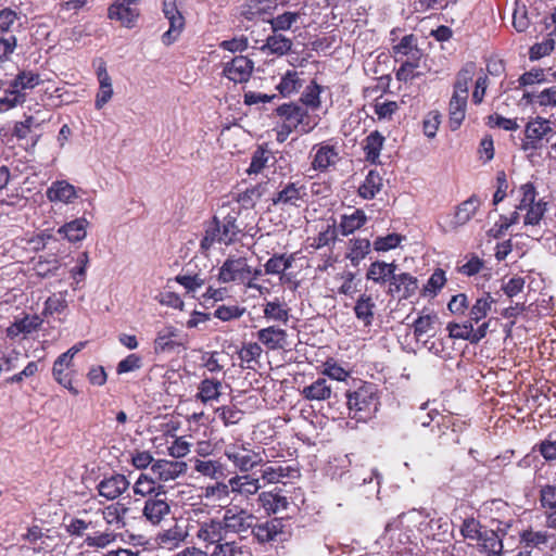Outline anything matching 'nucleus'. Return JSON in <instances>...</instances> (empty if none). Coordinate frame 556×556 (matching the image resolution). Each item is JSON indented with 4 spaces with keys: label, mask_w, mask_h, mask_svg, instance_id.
Wrapping results in <instances>:
<instances>
[{
    "label": "nucleus",
    "mask_w": 556,
    "mask_h": 556,
    "mask_svg": "<svg viewBox=\"0 0 556 556\" xmlns=\"http://www.w3.org/2000/svg\"><path fill=\"white\" fill-rule=\"evenodd\" d=\"M475 68L473 63H468L457 73L453 96L448 105L450 127L452 130L458 129L466 116L469 84L475 76Z\"/></svg>",
    "instance_id": "1"
},
{
    "label": "nucleus",
    "mask_w": 556,
    "mask_h": 556,
    "mask_svg": "<svg viewBox=\"0 0 556 556\" xmlns=\"http://www.w3.org/2000/svg\"><path fill=\"white\" fill-rule=\"evenodd\" d=\"M349 416L357 421L370 419L378 410L379 395L377 387L364 383L346 394Z\"/></svg>",
    "instance_id": "2"
},
{
    "label": "nucleus",
    "mask_w": 556,
    "mask_h": 556,
    "mask_svg": "<svg viewBox=\"0 0 556 556\" xmlns=\"http://www.w3.org/2000/svg\"><path fill=\"white\" fill-rule=\"evenodd\" d=\"M252 267L245 257H228L219 268L218 280L223 283L236 282L248 289L262 292L263 287L251 278Z\"/></svg>",
    "instance_id": "3"
},
{
    "label": "nucleus",
    "mask_w": 556,
    "mask_h": 556,
    "mask_svg": "<svg viewBox=\"0 0 556 556\" xmlns=\"http://www.w3.org/2000/svg\"><path fill=\"white\" fill-rule=\"evenodd\" d=\"M517 210L526 212L523 218L526 226H536L542 220L546 212V202L542 199L536 200V190L533 184H523L518 189Z\"/></svg>",
    "instance_id": "4"
},
{
    "label": "nucleus",
    "mask_w": 556,
    "mask_h": 556,
    "mask_svg": "<svg viewBox=\"0 0 556 556\" xmlns=\"http://www.w3.org/2000/svg\"><path fill=\"white\" fill-rule=\"evenodd\" d=\"M224 455L241 472H249L263 464L262 454L254 451L249 442L242 440L226 444Z\"/></svg>",
    "instance_id": "5"
},
{
    "label": "nucleus",
    "mask_w": 556,
    "mask_h": 556,
    "mask_svg": "<svg viewBox=\"0 0 556 556\" xmlns=\"http://www.w3.org/2000/svg\"><path fill=\"white\" fill-rule=\"evenodd\" d=\"M220 519L227 534L235 533L241 535L251 531L255 516L245 508L237 505H227Z\"/></svg>",
    "instance_id": "6"
},
{
    "label": "nucleus",
    "mask_w": 556,
    "mask_h": 556,
    "mask_svg": "<svg viewBox=\"0 0 556 556\" xmlns=\"http://www.w3.org/2000/svg\"><path fill=\"white\" fill-rule=\"evenodd\" d=\"M195 538L203 544V551H211L227 539V532L220 518H208L197 523Z\"/></svg>",
    "instance_id": "7"
},
{
    "label": "nucleus",
    "mask_w": 556,
    "mask_h": 556,
    "mask_svg": "<svg viewBox=\"0 0 556 556\" xmlns=\"http://www.w3.org/2000/svg\"><path fill=\"white\" fill-rule=\"evenodd\" d=\"M170 513L167 492L159 485L154 495L148 497L142 509L143 517L152 525H160Z\"/></svg>",
    "instance_id": "8"
},
{
    "label": "nucleus",
    "mask_w": 556,
    "mask_h": 556,
    "mask_svg": "<svg viewBox=\"0 0 556 556\" xmlns=\"http://www.w3.org/2000/svg\"><path fill=\"white\" fill-rule=\"evenodd\" d=\"M390 40L393 43L392 52L396 61L406 56L407 61L417 62L421 55L418 48V38L414 34L403 36L397 42V29H392Z\"/></svg>",
    "instance_id": "9"
},
{
    "label": "nucleus",
    "mask_w": 556,
    "mask_h": 556,
    "mask_svg": "<svg viewBox=\"0 0 556 556\" xmlns=\"http://www.w3.org/2000/svg\"><path fill=\"white\" fill-rule=\"evenodd\" d=\"M108 15L111 20L118 21L123 26L131 28L135 26L140 11L136 0H116L110 5Z\"/></svg>",
    "instance_id": "10"
},
{
    "label": "nucleus",
    "mask_w": 556,
    "mask_h": 556,
    "mask_svg": "<svg viewBox=\"0 0 556 556\" xmlns=\"http://www.w3.org/2000/svg\"><path fill=\"white\" fill-rule=\"evenodd\" d=\"M253 68L254 62L251 59L244 55H238L225 63L223 74L229 80L236 84H242L250 79Z\"/></svg>",
    "instance_id": "11"
},
{
    "label": "nucleus",
    "mask_w": 556,
    "mask_h": 556,
    "mask_svg": "<svg viewBox=\"0 0 556 556\" xmlns=\"http://www.w3.org/2000/svg\"><path fill=\"white\" fill-rule=\"evenodd\" d=\"M163 12L165 17L169 22V28L162 36V40L165 45H172L179 36L185 27V18L176 7V0H164Z\"/></svg>",
    "instance_id": "12"
},
{
    "label": "nucleus",
    "mask_w": 556,
    "mask_h": 556,
    "mask_svg": "<svg viewBox=\"0 0 556 556\" xmlns=\"http://www.w3.org/2000/svg\"><path fill=\"white\" fill-rule=\"evenodd\" d=\"M251 533L260 544L275 542L281 540L283 535V522L279 518H273L261 523H253Z\"/></svg>",
    "instance_id": "13"
},
{
    "label": "nucleus",
    "mask_w": 556,
    "mask_h": 556,
    "mask_svg": "<svg viewBox=\"0 0 556 556\" xmlns=\"http://www.w3.org/2000/svg\"><path fill=\"white\" fill-rule=\"evenodd\" d=\"M129 485L130 482L124 475L115 473L102 479L98 483L97 490L99 494L108 501H114L126 492Z\"/></svg>",
    "instance_id": "14"
},
{
    "label": "nucleus",
    "mask_w": 556,
    "mask_h": 556,
    "mask_svg": "<svg viewBox=\"0 0 556 556\" xmlns=\"http://www.w3.org/2000/svg\"><path fill=\"white\" fill-rule=\"evenodd\" d=\"M151 471L159 480L168 482L184 475L187 464L182 460L159 459L152 464Z\"/></svg>",
    "instance_id": "15"
},
{
    "label": "nucleus",
    "mask_w": 556,
    "mask_h": 556,
    "mask_svg": "<svg viewBox=\"0 0 556 556\" xmlns=\"http://www.w3.org/2000/svg\"><path fill=\"white\" fill-rule=\"evenodd\" d=\"M312 168L318 172H326L339 161V153L333 146L319 143L313 147Z\"/></svg>",
    "instance_id": "16"
},
{
    "label": "nucleus",
    "mask_w": 556,
    "mask_h": 556,
    "mask_svg": "<svg viewBox=\"0 0 556 556\" xmlns=\"http://www.w3.org/2000/svg\"><path fill=\"white\" fill-rule=\"evenodd\" d=\"M46 197L50 202H60L71 204L77 198V189L66 180H56L46 191Z\"/></svg>",
    "instance_id": "17"
},
{
    "label": "nucleus",
    "mask_w": 556,
    "mask_h": 556,
    "mask_svg": "<svg viewBox=\"0 0 556 556\" xmlns=\"http://www.w3.org/2000/svg\"><path fill=\"white\" fill-rule=\"evenodd\" d=\"M229 480L231 494L249 498L255 495L262 488L260 479L250 475H235Z\"/></svg>",
    "instance_id": "18"
},
{
    "label": "nucleus",
    "mask_w": 556,
    "mask_h": 556,
    "mask_svg": "<svg viewBox=\"0 0 556 556\" xmlns=\"http://www.w3.org/2000/svg\"><path fill=\"white\" fill-rule=\"evenodd\" d=\"M417 289V279L410 274H394L389 282L388 293L391 295L399 294L404 299L412 296Z\"/></svg>",
    "instance_id": "19"
},
{
    "label": "nucleus",
    "mask_w": 556,
    "mask_h": 556,
    "mask_svg": "<svg viewBox=\"0 0 556 556\" xmlns=\"http://www.w3.org/2000/svg\"><path fill=\"white\" fill-rule=\"evenodd\" d=\"M257 502L268 515L286 510L289 505L288 498L281 494V490L278 488L260 493Z\"/></svg>",
    "instance_id": "20"
},
{
    "label": "nucleus",
    "mask_w": 556,
    "mask_h": 556,
    "mask_svg": "<svg viewBox=\"0 0 556 556\" xmlns=\"http://www.w3.org/2000/svg\"><path fill=\"white\" fill-rule=\"evenodd\" d=\"M188 538V532L178 523L160 532L156 536V542L161 548L168 551L177 548Z\"/></svg>",
    "instance_id": "21"
},
{
    "label": "nucleus",
    "mask_w": 556,
    "mask_h": 556,
    "mask_svg": "<svg viewBox=\"0 0 556 556\" xmlns=\"http://www.w3.org/2000/svg\"><path fill=\"white\" fill-rule=\"evenodd\" d=\"M551 131L549 122L546 119L536 118L535 121L529 122L526 126L527 141L523 143V149H536V143Z\"/></svg>",
    "instance_id": "22"
},
{
    "label": "nucleus",
    "mask_w": 556,
    "mask_h": 556,
    "mask_svg": "<svg viewBox=\"0 0 556 556\" xmlns=\"http://www.w3.org/2000/svg\"><path fill=\"white\" fill-rule=\"evenodd\" d=\"M261 479L266 483H280L286 478H294L299 475L298 470L291 466L262 464Z\"/></svg>",
    "instance_id": "23"
},
{
    "label": "nucleus",
    "mask_w": 556,
    "mask_h": 556,
    "mask_svg": "<svg viewBox=\"0 0 556 556\" xmlns=\"http://www.w3.org/2000/svg\"><path fill=\"white\" fill-rule=\"evenodd\" d=\"M481 202L477 195H471L464 202H462L455 211L454 217L451 220V226L457 228L467 224L476 214Z\"/></svg>",
    "instance_id": "24"
},
{
    "label": "nucleus",
    "mask_w": 556,
    "mask_h": 556,
    "mask_svg": "<svg viewBox=\"0 0 556 556\" xmlns=\"http://www.w3.org/2000/svg\"><path fill=\"white\" fill-rule=\"evenodd\" d=\"M208 556H252L251 548L242 541L227 539L207 551Z\"/></svg>",
    "instance_id": "25"
},
{
    "label": "nucleus",
    "mask_w": 556,
    "mask_h": 556,
    "mask_svg": "<svg viewBox=\"0 0 556 556\" xmlns=\"http://www.w3.org/2000/svg\"><path fill=\"white\" fill-rule=\"evenodd\" d=\"M88 225L89 222L85 217H79L64 224L59 228L58 233L70 242H79L86 238Z\"/></svg>",
    "instance_id": "26"
},
{
    "label": "nucleus",
    "mask_w": 556,
    "mask_h": 556,
    "mask_svg": "<svg viewBox=\"0 0 556 556\" xmlns=\"http://www.w3.org/2000/svg\"><path fill=\"white\" fill-rule=\"evenodd\" d=\"M258 341L269 350L283 349L287 343V332L274 326L263 328L257 332Z\"/></svg>",
    "instance_id": "27"
},
{
    "label": "nucleus",
    "mask_w": 556,
    "mask_h": 556,
    "mask_svg": "<svg viewBox=\"0 0 556 556\" xmlns=\"http://www.w3.org/2000/svg\"><path fill=\"white\" fill-rule=\"evenodd\" d=\"M41 323L42 320L38 315H25L22 318L15 319V321L7 328V336L14 339L20 334H29L36 330Z\"/></svg>",
    "instance_id": "28"
},
{
    "label": "nucleus",
    "mask_w": 556,
    "mask_h": 556,
    "mask_svg": "<svg viewBox=\"0 0 556 556\" xmlns=\"http://www.w3.org/2000/svg\"><path fill=\"white\" fill-rule=\"evenodd\" d=\"M305 195L304 187L294 182L287 184L282 190L273 198L274 205L299 206V201Z\"/></svg>",
    "instance_id": "29"
},
{
    "label": "nucleus",
    "mask_w": 556,
    "mask_h": 556,
    "mask_svg": "<svg viewBox=\"0 0 556 556\" xmlns=\"http://www.w3.org/2000/svg\"><path fill=\"white\" fill-rule=\"evenodd\" d=\"M229 480L227 482H215L202 488V497L211 503H218L219 506L229 503L230 501Z\"/></svg>",
    "instance_id": "30"
},
{
    "label": "nucleus",
    "mask_w": 556,
    "mask_h": 556,
    "mask_svg": "<svg viewBox=\"0 0 556 556\" xmlns=\"http://www.w3.org/2000/svg\"><path fill=\"white\" fill-rule=\"evenodd\" d=\"M376 303L370 294L363 293L358 296L354 305V314L356 318L363 323L365 327L371 326L375 317Z\"/></svg>",
    "instance_id": "31"
},
{
    "label": "nucleus",
    "mask_w": 556,
    "mask_h": 556,
    "mask_svg": "<svg viewBox=\"0 0 556 556\" xmlns=\"http://www.w3.org/2000/svg\"><path fill=\"white\" fill-rule=\"evenodd\" d=\"M179 337V331L173 326H166L161 329L154 340V351L156 353H164L174 351L176 346L181 345L176 339Z\"/></svg>",
    "instance_id": "32"
},
{
    "label": "nucleus",
    "mask_w": 556,
    "mask_h": 556,
    "mask_svg": "<svg viewBox=\"0 0 556 556\" xmlns=\"http://www.w3.org/2000/svg\"><path fill=\"white\" fill-rule=\"evenodd\" d=\"M366 213L361 208H354L351 213L341 216L339 230L342 236H349L361 229L367 222Z\"/></svg>",
    "instance_id": "33"
},
{
    "label": "nucleus",
    "mask_w": 556,
    "mask_h": 556,
    "mask_svg": "<svg viewBox=\"0 0 556 556\" xmlns=\"http://www.w3.org/2000/svg\"><path fill=\"white\" fill-rule=\"evenodd\" d=\"M129 508L119 502L110 504L102 509V517L109 527L123 529L126 526L125 517Z\"/></svg>",
    "instance_id": "34"
},
{
    "label": "nucleus",
    "mask_w": 556,
    "mask_h": 556,
    "mask_svg": "<svg viewBox=\"0 0 556 556\" xmlns=\"http://www.w3.org/2000/svg\"><path fill=\"white\" fill-rule=\"evenodd\" d=\"M237 217L238 213L235 211L223 216V218L218 217L222 241L226 245L233 243L241 231L240 226L237 224Z\"/></svg>",
    "instance_id": "35"
},
{
    "label": "nucleus",
    "mask_w": 556,
    "mask_h": 556,
    "mask_svg": "<svg viewBox=\"0 0 556 556\" xmlns=\"http://www.w3.org/2000/svg\"><path fill=\"white\" fill-rule=\"evenodd\" d=\"M396 270V265L394 263H386L381 261H376L370 264L366 278L368 280H372L376 283H386L390 282L392 275Z\"/></svg>",
    "instance_id": "36"
},
{
    "label": "nucleus",
    "mask_w": 556,
    "mask_h": 556,
    "mask_svg": "<svg viewBox=\"0 0 556 556\" xmlns=\"http://www.w3.org/2000/svg\"><path fill=\"white\" fill-rule=\"evenodd\" d=\"M331 393L332 388L325 378H318L301 391L303 397L308 401H325L331 396Z\"/></svg>",
    "instance_id": "37"
},
{
    "label": "nucleus",
    "mask_w": 556,
    "mask_h": 556,
    "mask_svg": "<svg viewBox=\"0 0 556 556\" xmlns=\"http://www.w3.org/2000/svg\"><path fill=\"white\" fill-rule=\"evenodd\" d=\"M495 302V299L489 292H484L481 296L476 299L475 303L469 308V319L478 324L486 317Z\"/></svg>",
    "instance_id": "38"
},
{
    "label": "nucleus",
    "mask_w": 556,
    "mask_h": 556,
    "mask_svg": "<svg viewBox=\"0 0 556 556\" xmlns=\"http://www.w3.org/2000/svg\"><path fill=\"white\" fill-rule=\"evenodd\" d=\"M220 390L222 382L219 380L205 378L200 382L195 397L204 404L217 401L222 394Z\"/></svg>",
    "instance_id": "39"
},
{
    "label": "nucleus",
    "mask_w": 556,
    "mask_h": 556,
    "mask_svg": "<svg viewBox=\"0 0 556 556\" xmlns=\"http://www.w3.org/2000/svg\"><path fill=\"white\" fill-rule=\"evenodd\" d=\"M383 186L382 177L377 170H369L363 184L358 187V194L365 200L374 199Z\"/></svg>",
    "instance_id": "40"
},
{
    "label": "nucleus",
    "mask_w": 556,
    "mask_h": 556,
    "mask_svg": "<svg viewBox=\"0 0 556 556\" xmlns=\"http://www.w3.org/2000/svg\"><path fill=\"white\" fill-rule=\"evenodd\" d=\"M479 542L481 552L486 554V556H502L503 541L493 530H483Z\"/></svg>",
    "instance_id": "41"
},
{
    "label": "nucleus",
    "mask_w": 556,
    "mask_h": 556,
    "mask_svg": "<svg viewBox=\"0 0 556 556\" xmlns=\"http://www.w3.org/2000/svg\"><path fill=\"white\" fill-rule=\"evenodd\" d=\"M40 75L33 72L23 70L18 72L15 78L11 81L10 88L18 92H23L24 90L34 89L38 85L41 84Z\"/></svg>",
    "instance_id": "42"
},
{
    "label": "nucleus",
    "mask_w": 556,
    "mask_h": 556,
    "mask_svg": "<svg viewBox=\"0 0 556 556\" xmlns=\"http://www.w3.org/2000/svg\"><path fill=\"white\" fill-rule=\"evenodd\" d=\"M294 256L292 254H274L264 265L267 275H281L292 267Z\"/></svg>",
    "instance_id": "43"
},
{
    "label": "nucleus",
    "mask_w": 556,
    "mask_h": 556,
    "mask_svg": "<svg viewBox=\"0 0 556 556\" xmlns=\"http://www.w3.org/2000/svg\"><path fill=\"white\" fill-rule=\"evenodd\" d=\"M117 536V533L108 528L106 530L101 532L98 531L93 532L92 534H87L84 540V544L90 548L103 549L113 544L116 541Z\"/></svg>",
    "instance_id": "44"
},
{
    "label": "nucleus",
    "mask_w": 556,
    "mask_h": 556,
    "mask_svg": "<svg viewBox=\"0 0 556 556\" xmlns=\"http://www.w3.org/2000/svg\"><path fill=\"white\" fill-rule=\"evenodd\" d=\"M292 48V40L281 34L274 33L268 36L262 50H268L273 54L285 55Z\"/></svg>",
    "instance_id": "45"
},
{
    "label": "nucleus",
    "mask_w": 556,
    "mask_h": 556,
    "mask_svg": "<svg viewBox=\"0 0 556 556\" xmlns=\"http://www.w3.org/2000/svg\"><path fill=\"white\" fill-rule=\"evenodd\" d=\"M370 241L365 238H354L350 240V248L346 257L352 265L357 266L362 260L370 252Z\"/></svg>",
    "instance_id": "46"
},
{
    "label": "nucleus",
    "mask_w": 556,
    "mask_h": 556,
    "mask_svg": "<svg viewBox=\"0 0 556 556\" xmlns=\"http://www.w3.org/2000/svg\"><path fill=\"white\" fill-rule=\"evenodd\" d=\"M194 470L211 479H219L224 476L223 465L218 460L213 459H195Z\"/></svg>",
    "instance_id": "47"
},
{
    "label": "nucleus",
    "mask_w": 556,
    "mask_h": 556,
    "mask_svg": "<svg viewBox=\"0 0 556 556\" xmlns=\"http://www.w3.org/2000/svg\"><path fill=\"white\" fill-rule=\"evenodd\" d=\"M384 137L379 131H374L365 139L364 150L366 159L370 162H376L380 155L383 147Z\"/></svg>",
    "instance_id": "48"
},
{
    "label": "nucleus",
    "mask_w": 556,
    "mask_h": 556,
    "mask_svg": "<svg viewBox=\"0 0 556 556\" xmlns=\"http://www.w3.org/2000/svg\"><path fill=\"white\" fill-rule=\"evenodd\" d=\"M300 110L301 105L299 104L283 103L276 109V113L279 117L283 118V123L298 130Z\"/></svg>",
    "instance_id": "49"
},
{
    "label": "nucleus",
    "mask_w": 556,
    "mask_h": 556,
    "mask_svg": "<svg viewBox=\"0 0 556 556\" xmlns=\"http://www.w3.org/2000/svg\"><path fill=\"white\" fill-rule=\"evenodd\" d=\"M301 85L298 72L288 71L277 85V89L282 97H290L300 89Z\"/></svg>",
    "instance_id": "50"
},
{
    "label": "nucleus",
    "mask_w": 556,
    "mask_h": 556,
    "mask_svg": "<svg viewBox=\"0 0 556 556\" xmlns=\"http://www.w3.org/2000/svg\"><path fill=\"white\" fill-rule=\"evenodd\" d=\"M263 313L264 317L270 320L282 321L285 324L289 320V311L279 300L267 302Z\"/></svg>",
    "instance_id": "51"
},
{
    "label": "nucleus",
    "mask_w": 556,
    "mask_h": 556,
    "mask_svg": "<svg viewBox=\"0 0 556 556\" xmlns=\"http://www.w3.org/2000/svg\"><path fill=\"white\" fill-rule=\"evenodd\" d=\"M214 243H223L217 216L206 226L200 247L203 251H207Z\"/></svg>",
    "instance_id": "52"
},
{
    "label": "nucleus",
    "mask_w": 556,
    "mask_h": 556,
    "mask_svg": "<svg viewBox=\"0 0 556 556\" xmlns=\"http://www.w3.org/2000/svg\"><path fill=\"white\" fill-rule=\"evenodd\" d=\"M21 14L11 8L0 10V34L12 33L18 27Z\"/></svg>",
    "instance_id": "53"
},
{
    "label": "nucleus",
    "mask_w": 556,
    "mask_h": 556,
    "mask_svg": "<svg viewBox=\"0 0 556 556\" xmlns=\"http://www.w3.org/2000/svg\"><path fill=\"white\" fill-rule=\"evenodd\" d=\"M472 324L473 321L470 319L464 321L463 324L448 323L446 329L448 331L450 338L466 340L472 344Z\"/></svg>",
    "instance_id": "54"
},
{
    "label": "nucleus",
    "mask_w": 556,
    "mask_h": 556,
    "mask_svg": "<svg viewBox=\"0 0 556 556\" xmlns=\"http://www.w3.org/2000/svg\"><path fill=\"white\" fill-rule=\"evenodd\" d=\"M533 451H538L546 462H556V433L552 432L533 446Z\"/></svg>",
    "instance_id": "55"
},
{
    "label": "nucleus",
    "mask_w": 556,
    "mask_h": 556,
    "mask_svg": "<svg viewBox=\"0 0 556 556\" xmlns=\"http://www.w3.org/2000/svg\"><path fill=\"white\" fill-rule=\"evenodd\" d=\"M320 92L321 87L313 80L302 93L301 102L313 110H317L320 108Z\"/></svg>",
    "instance_id": "56"
},
{
    "label": "nucleus",
    "mask_w": 556,
    "mask_h": 556,
    "mask_svg": "<svg viewBox=\"0 0 556 556\" xmlns=\"http://www.w3.org/2000/svg\"><path fill=\"white\" fill-rule=\"evenodd\" d=\"M175 280L188 292H195L201 289L206 280L201 274H181L176 276Z\"/></svg>",
    "instance_id": "57"
},
{
    "label": "nucleus",
    "mask_w": 556,
    "mask_h": 556,
    "mask_svg": "<svg viewBox=\"0 0 556 556\" xmlns=\"http://www.w3.org/2000/svg\"><path fill=\"white\" fill-rule=\"evenodd\" d=\"M549 536L546 531L526 530L520 534V542L523 543L526 547H540L542 545H546Z\"/></svg>",
    "instance_id": "58"
},
{
    "label": "nucleus",
    "mask_w": 556,
    "mask_h": 556,
    "mask_svg": "<svg viewBox=\"0 0 556 556\" xmlns=\"http://www.w3.org/2000/svg\"><path fill=\"white\" fill-rule=\"evenodd\" d=\"M300 14L296 12H285L268 21L274 33L279 30H289L298 21Z\"/></svg>",
    "instance_id": "59"
},
{
    "label": "nucleus",
    "mask_w": 556,
    "mask_h": 556,
    "mask_svg": "<svg viewBox=\"0 0 556 556\" xmlns=\"http://www.w3.org/2000/svg\"><path fill=\"white\" fill-rule=\"evenodd\" d=\"M247 312V308L239 305H220L214 311V317L229 321L239 319Z\"/></svg>",
    "instance_id": "60"
},
{
    "label": "nucleus",
    "mask_w": 556,
    "mask_h": 556,
    "mask_svg": "<svg viewBox=\"0 0 556 556\" xmlns=\"http://www.w3.org/2000/svg\"><path fill=\"white\" fill-rule=\"evenodd\" d=\"M438 316L435 314L420 315L414 321V334L416 338H420L433 329Z\"/></svg>",
    "instance_id": "61"
},
{
    "label": "nucleus",
    "mask_w": 556,
    "mask_h": 556,
    "mask_svg": "<svg viewBox=\"0 0 556 556\" xmlns=\"http://www.w3.org/2000/svg\"><path fill=\"white\" fill-rule=\"evenodd\" d=\"M132 490L136 495L150 497L157 491V486L151 478L144 473H141L135 482Z\"/></svg>",
    "instance_id": "62"
},
{
    "label": "nucleus",
    "mask_w": 556,
    "mask_h": 556,
    "mask_svg": "<svg viewBox=\"0 0 556 556\" xmlns=\"http://www.w3.org/2000/svg\"><path fill=\"white\" fill-rule=\"evenodd\" d=\"M216 414L225 426L237 425L243 416V412L236 406H222L216 409Z\"/></svg>",
    "instance_id": "63"
},
{
    "label": "nucleus",
    "mask_w": 556,
    "mask_h": 556,
    "mask_svg": "<svg viewBox=\"0 0 556 556\" xmlns=\"http://www.w3.org/2000/svg\"><path fill=\"white\" fill-rule=\"evenodd\" d=\"M462 535L465 539L479 541L483 534L481 523L475 518H466L460 527Z\"/></svg>",
    "instance_id": "64"
}]
</instances>
